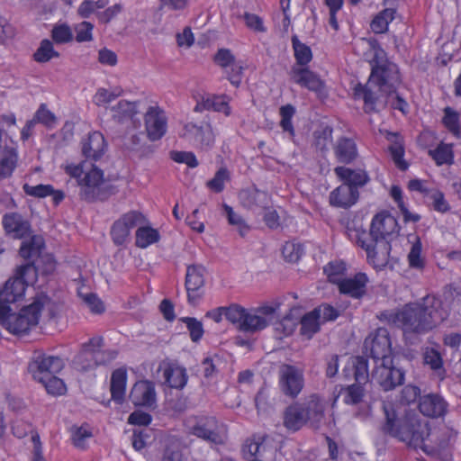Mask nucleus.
Here are the masks:
<instances>
[{
  "mask_svg": "<svg viewBox=\"0 0 461 461\" xmlns=\"http://www.w3.org/2000/svg\"><path fill=\"white\" fill-rule=\"evenodd\" d=\"M239 198L241 204L249 210L267 208L269 203L268 194L258 188L241 190Z\"/></svg>",
  "mask_w": 461,
  "mask_h": 461,
  "instance_id": "27",
  "label": "nucleus"
},
{
  "mask_svg": "<svg viewBox=\"0 0 461 461\" xmlns=\"http://www.w3.org/2000/svg\"><path fill=\"white\" fill-rule=\"evenodd\" d=\"M121 91L110 92L106 88H98L95 95H94V103L96 105H103L108 104L121 95Z\"/></svg>",
  "mask_w": 461,
  "mask_h": 461,
  "instance_id": "63",
  "label": "nucleus"
},
{
  "mask_svg": "<svg viewBox=\"0 0 461 461\" xmlns=\"http://www.w3.org/2000/svg\"><path fill=\"white\" fill-rule=\"evenodd\" d=\"M74 367L80 372H86L95 368L94 357L88 351L81 348L79 353L75 357L73 361Z\"/></svg>",
  "mask_w": 461,
  "mask_h": 461,
  "instance_id": "48",
  "label": "nucleus"
},
{
  "mask_svg": "<svg viewBox=\"0 0 461 461\" xmlns=\"http://www.w3.org/2000/svg\"><path fill=\"white\" fill-rule=\"evenodd\" d=\"M408 260L409 266L412 268L422 269L424 267V260L421 258V242L419 238L411 246Z\"/></svg>",
  "mask_w": 461,
  "mask_h": 461,
  "instance_id": "56",
  "label": "nucleus"
},
{
  "mask_svg": "<svg viewBox=\"0 0 461 461\" xmlns=\"http://www.w3.org/2000/svg\"><path fill=\"white\" fill-rule=\"evenodd\" d=\"M374 51L373 58L369 60L371 73L366 85L357 84L354 88L355 99L364 101V110L367 113H375L378 110L375 105L379 95L372 86H376L378 92L390 95L396 93L397 87L402 82L398 66L387 59L386 52L376 40L369 41Z\"/></svg>",
  "mask_w": 461,
  "mask_h": 461,
  "instance_id": "2",
  "label": "nucleus"
},
{
  "mask_svg": "<svg viewBox=\"0 0 461 461\" xmlns=\"http://www.w3.org/2000/svg\"><path fill=\"white\" fill-rule=\"evenodd\" d=\"M203 110H213L215 112H221L227 116L230 114V107L228 104L226 95H212L203 97L202 101L195 105L194 111L201 112Z\"/></svg>",
  "mask_w": 461,
  "mask_h": 461,
  "instance_id": "34",
  "label": "nucleus"
},
{
  "mask_svg": "<svg viewBox=\"0 0 461 461\" xmlns=\"http://www.w3.org/2000/svg\"><path fill=\"white\" fill-rule=\"evenodd\" d=\"M165 384L170 388L183 389L188 381L186 369L183 366L168 364L163 370Z\"/></svg>",
  "mask_w": 461,
  "mask_h": 461,
  "instance_id": "31",
  "label": "nucleus"
},
{
  "mask_svg": "<svg viewBox=\"0 0 461 461\" xmlns=\"http://www.w3.org/2000/svg\"><path fill=\"white\" fill-rule=\"evenodd\" d=\"M284 258L288 262H297L303 254V247L294 242H285L282 249Z\"/></svg>",
  "mask_w": 461,
  "mask_h": 461,
  "instance_id": "54",
  "label": "nucleus"
},
{
  "mask_svg": "<svg viewBox=\"0 0 461 461\" xmlns=\"http://www.w3.org/2000/svg\"><path fill=\"white\" fill-rule=\"evenodd\" d=\"M2 226L5 235L14 240L25 239L32 232L31 222L16 212L5 213L2 218Z\"/></svg>",
  "mask_w": 461,
  "mask_h": 461,
  "instance_id": "17",
  "label": "nucleus"
},
{
  "mask_svg": "<svg viewBox=\"0 0 461 461\" xmlns=\"http://www.w3.org/2000/svg\"><path fill=\"white\" fill-rule=\"evenodd\" d=\"M399 232L396 219L387 212L376 213L371 221L369 231L358 232L357 239L370 241H390Z\"/></svg>",
  "mask_w": 461,
  "mask_h": 461,
  "instance_id": "7",
  "label": "nucleus"
},
{
  "mask_svg": "<svg viewBox=\"0 0 461 461\" xmlns=\"http://www.w3.org/2000/svg\"><path fill=\"white\" fill-rule=\"evenodd\" d=\"M444 126L456 137L460 138L461 127L459 124V114L451 107L444 109V117L442 119Z\"/></svg>",
  "mask_w": 461,
  "mask_h": 461,
  "instance_id": "44",
  "label": "nucleus"
},
{
  "mask_svg": "<svg viewBox=\"0 0 461 461\" xmlns=\"http://www.w3.org/2000/svg\"><path fill=\"white\" fill-rule=\"evenodd\" d=\"M145 129L151 141L160 140L167 131V119L162 110L150 106L145 113Z\"/></svg>",
  "mask_w": 461,
  "mask_h": 461,
  "instance_id": "21",
  "label": "nucleus"
},
{
  "mask_svg": "<svg viewBox=\"0 0 461 461\" xmlns=\"http://www.w3.org/2000/svg\"><path fill=\"white\" fill-rule=\"evenodd\" d=\"M304 378L303 371L295 366L283 364L279 368V386L282 393L296 398L303 388Z\"/></svg>",
  "mask_w": 461,
  "mask_h": 461,
  "instance_id": "11",
  "label": "nucleus"
},
{
  "mask_svg": "<svg viewBox=\"0 0 461 461\" xmlns=\"http://www.w3.org/2000/svg\"><path fill=\"white\" fill-rule=\"evenodd\" d=\"M450 308L435 295H427L421 302L409 303L386 315L389 324L401 328L404 333L424 334L447 320Z\"/></svg>",
  "mask_w": 461,
  "mask_h": 461,
  "instance_id": "3",
  "label": "nucleus"
},
{
  "mask_svg": "<svg viewBox=\"0 0 461 461\" xmlns=\"http://www.w3.org/2000/svg\"><path fill=\"white\" fill-rule=\"evenodd\" d=\"M336 176L344 185H350L353 189L364 186L370 180L367 173L363 169H351L343 166L334 168Z\"/></svg>",
  "mask_w": 461,
  "mask_h": 461,
  "instance_id": "26",
  "label": "nucleus"
},
{
  "mask_svg": "<svg viewBox=\"0 0 461 461\" xmlns=\"http://www.w3.org/2000/svg\"><path fill=\"white\" fill-rule=\"evenodd\" d=\"M279 113L281 116L280 127L285 132H288L291 138H294L295 131L292 119L295 114V108L292 104L283 105L279 110Z\"/></svg>",
  "mask_w": 461,
  "mask_h": 461,
  "instance_id": "43",
  "label": "nucleus"
},
{
  "mask_svg": "<svg viewBox=\"0 0 461 461\" xmlns=\"http://www.w3.org/2000/svg\"><path fill=\"white\" fill-rule=\"evenodd\" d=\"M391 196L394 200V202L397 203V206L399 210L401 211L403 221L405 222H418L420 220V215L418 213H411L408 208L406 207L403 198H402V191L400 186L398 185H393L391 188Z\"/></svg>",
  "mask_w": 461,
  "mask_h": 461,
  "instance_id": "38",
  "label": "nucleus"
},
{
  "mask_svg": "<svg viewBox=\"0 0 461 461\" xmlns=\"http://www.w3.org/2000/svg\"><path fill=\"white\" fill-rule=\"evenodd\" d=\"M59 52L54 50L53 43L48 39L41 41L39 48L33 54V59L39 63H46L53 58H59Z\"/></svg>",
  "mask_w": 461,
  "mask_h": 461,
  "instance_id": "39",
  "label": "nucleus"
},
{
  "mask_svg": "<svg viewBox=\"0 0 461 461\" xmlns=\"http://www.w3.org/2000/svg\"><path fill=\"white\" fill-rule=\"evenodd\" d=\"M424 364L430 366L434 371H438V375L445 373L443 368V360L439 352L432 348H427L423 353Z\"/></svg>",
  "mask_w": 461,
  "mask_h": 461,
  "instance_id": "47",
  "label": "nucleus"
},
{
  "mask_svg": "<svg viewBox=\"0 0 461 461\" xmlns=\"http://www.w3.org/2000/svg\"><path fill=\"white\" fill-rule=\"evenodd\" d=\"M57 374L46 376L45 379L37 380L42 384L48 393L53 395H62L65 393L67 388L62 379L56 376Z\"/></svg>",
  "mask_w": 461,
  "mask_h": 461,
  "instance_id": "45",
  "label": "nucleus"
},
{
  "mask_svg": "<svg viewBox=\"0 0 461 461\" xmlns=\"http://www.w3.org/2000/svg\"><path fill=\"white\" fill-rule=\"evenodd\" d=\"M127 372L124 368L115 369L111 375L110 391L112 399L117 403H122L125 396Z\"/></svg>",
  "mask_w": 461,
  "mask_h": 461,
  "instance_id": "32",
  "label": "nucleus"
},
{
  "mask_svg": "<svg viewBox=\"0 0 461 461\" xmlns=\"http://www.w3.org/2000/svg\"><path fill=\"white\" fill-rule=\"evenodd\" d=\"M354 378L357 383L365 384L369 378L368 360L362 356L356 357L352 361Z\"/></svg>",
  "mask_w": 461,
  "mask_h": 461,
  "instance_id": "42",
  "label": "nucleus"
},
{
  "mask_svg": "<svg viewBox=\"0 0 461 461\" xmlns=\"http://www.w3.org/2000/svg\"><path fill=\"white\" fill-rule=\"evenodd\" d=\"M333 149L336 159L341 164H350L357 157L356 142L350 138H339Z\"/></svg>",
  "mask_w": 461,
  "mask_h": 461,
  "instance_id": "28",
  "label": "nucleus"
},
{
  "mask_svg": "<svg viewBox=\"0 0 461 461\" xmlns=\"http://www.w3.org/2000/svg\"><path fill=\"white\" fill-rule=\"evenodd\" d=\"M145 216L138 211H130L117 221L111 228V237L113 243L117 246L122 245L128 240L131 230L144 223Z\"/></svg>",
  "mask_w": 461,
  "mask_h": 461,
  "instance_id": "10",
  "label": "nucleus"
},
{
  "mask_svg": "<svg viewBox=\"0 0 461 461\" xmlns=\"http://www.w3.org/2000/svg\"><path fill=\"white\" fill-rule=\"evenodd\" d=\"M447 402L438 394H427L420 397L419 410L427 417L438 418L447 411Z\"/></svg>",
  "mask_w": 461,
  "mask_h": 461,
  "instance_id": "25",
  "label": "nucleus"
},
{
  "mask_svg": "<svg viewBox=\"0 0 461 461\" xmlns=\"http://www.w3.org/2000/svg\"><path fill=\"white\" fill-rule=\"evenodd\" d=\"M223 210L225 212L228 222L235 226L240 235L244 238L250 230V227L246 223L244 219L237 212H235L231 206L224 203Z\"/></svg>",
  "mask_w": 461,
  "mask_h": 461,
  "instance_id": "40",
  "label": "nucleus"
},
{
  "mask_svg": "<svg viewBox=\"0 0 461 461\" xmlns=\"http://www.w3.org/2000/svg\"><path fill=\"white\" fill-rule=\"evenodd\" d=\"M94 25L89 22H82L76 26V41L77 42L91 41L93 40L92 31Z\"/></svg>",
  "mask_w": 461,
  "mask_h": 461,
  "instance_id": "61",
  "label": "nucleus"
},
{
  "mask_svg": "<svg viewBox=\"0 0 461 461\" xmlns=\"http://www.w3.org/2000/svg\"><path fill=\"white\" fill-rule=\"evenodd\" d=\"M181 321L186 325L190 339L193 342H198L204 333L203 323L194 317H184Z\"/></svg>",
  "mask_w": 461,
  "mask_h": 461,
  "instance_id": "51",
  "label": "nucleus"
},
{
  "mask_svg": "<svg viewBox=\"0 0 461 461\" xmlns=\"http://www.w3.org/2000/svg\"><path fill=\"white\" fill-rule=\"evenodd\" d=\"M33 265L37 269V276L39 273L42 275L48 276L54 272L56 268V262L52 256L46 255L44 257H41L40 258H36L32 262H27L24 265Z\"/></svg>",
  "mask_w": 461,
  "mask_h": 461,
  "instance_id": "49",
  "label": "nucleus"
},
{
  "mask_svg": "<svg viewBox=\"0 0 461 461\" xmlns=\"http://www.w3.org/2000/svg\"><path fill=\"white\" fill-rule=\"evenodd\" d=\"M159 239V232L156 229L149 226H141L136 230L135 244L140 249H146L149 245L158 242Z\"/></svg>",
  "mask_w": 461,
  "mask_h": 461,
  "instance_id": "36",
  "label": "nucleus"
},
{
  "mask_svg": "<svg viewBox=\"0 0 461 461\" xmlns=\"http://www.w3.org/2000/svg\"><path fill=\"white\" fill-rule=\"evenodd\" d=\"M333 129L330 126H325L320 131L314 132V145L316 149L324 151L328 149L329 143L332 140Z\"/></svg>",
  "mask_w": 461,
  "mask_h": 461,
  "instance_id": "53",
  "label": "nucleus"
},
{
  "mask_svg": "<svg viewBox=\"0 0 461 461\" xmlns=\"http://www.w3.org/2000/svg\"><path fill=\"white\" fill-rule=\"evenodd\" d=\"M389 151L397 168L401 171H406L409 167V164L403 159V146L398 142H395L389 147Z\"/></svg>",
  "mask_w": 461,
  "mask_h": 461,
  "instance_id": "57",
  "label": "nucleus"
},
{
  "mask_svg": "<svg viewBox=\"0 0 461 461\" xmlns=\"http://www.w3.org/2000/svg\"><path fill=\"white\" fill-rule=\"evenodd\" d=\"M51 38L57 44H64L73 40V32L66 23L56 24L51 30Z\"/></svg>",
  "mask_w": 461,
  "mask_h": 461,
  "instance_id": "50",
  "label": "nucleus"
},
{
  "mask_svg": "<svg viewBox=\"0 0 461 461\" xmlns=\"http://www.w3.org/2000/svg\"><path fill=\"white\" fill-rule=\"evenodd\" d=\"M291 80L302 87L317 94H321L325 88V83L321 77L308 68L294 66L290 71Z\"/></svg>",
  "mask_w": 461,
  "mask_h": 461,
  "instance_id": "20",
  "label": "nucleus"
},
{
  "mask_svg": "<svg viewBox=\"0 0 461 461\" xmlns=\"http://www.w3.org/2000/svg\"><path fill=\"white\" fill-rule=\"evenodd\" d=\"M404 377V370L398 366L394 358L390 363L375 364L371 373V380L378 384L384 391L393 390L403 384Z\"/></svg>",
  "mask_w": 461,
  "mask_h": 461,
  "instance_id": "9",
  "label": "nucleus"
},
{
  "mask_svg": "<svg viewBox=\"0 0 461 461\" xmlns=\"http://www.w3.org/2000/svg\"><path fill=\"white\" fill-rule=\"evenodd\" d=\"M64 361L57 356L48 355L42 350H35L28 364V372L34 380H42L46 376L59 373L64 368Z\"/></svg>",
  "mask_w": 461,
  "mask_h": 461,
  "instance_id": "8",
  "label": "nucleus"
},
{
  "mask_svg": "<svg viewBox=\"0 0 461 461\" xmlns=\"http://www.w3.org/2000/svg\"><path fill=\"white\" fill-rule=\"evenodd\" d=\"M17 164V149L11 146H5L0 150V180L11 177Z\"/></svg>",
  "mask_w": 461,
  "mask_h": 461,
  "instance_id": "30",
  "label": "nucleus"
},
{
  "mask_svg": "<svg viewBox=\"0 0 461 461\" xmlns=\"http://www.w3.org/2000/svg\"><path fill=\"white\" fill-rule=\"evenodd\" d=\"M325 406L317 394H312L303 402L287 406L283 415V425L288 430L296 432L303 426L319 429L324 418Z\"/></svg>",
  "mask_w": 461,
  "mask_h": 461,
  "instance_id": "5",
  "label": "nucleus"
},
{
  "mask_svg": "<svg viewBox=\"0 0 461 461\" xmlns=\"http://www.w3.org/2000/svg\"><path fill=\"white\" fill-rule=\"evenodd\" d=\"M37 281V269L33 265L18 266L13 276L0 288V324L14 334H25L39 323L41 311L50 303L44 293L35 295L31 304L18 313H12L11 304L22 300L25 290Z\"/></svg>",
  "mask_w": 461,
  "mask_h": 461,
  "instance_id": "1",
  "label": "nucleus"
},
{
  "mask_svg": "<svg viewBox=\"0 0 461 461\" xmlns=\"http://www.w3.org/2000/svg\"><path fill=\"white\" fill-rule=\"evenodd\" d=\"M359 197V192L348 185H340L330 194V205L338 208H349L354 205Z\"/></svg>",
  "mask_w": 461,
  "mask_h": 461,
  "instance_id": "24",
  "label": "nucleus"
},
{
  "mask_svg": "<svg viewBox=\"0 0 461 461\" xmlns=\"http://www.w3.org/2000/svg\"><path fill=\"white\" fill-rule=\"evenodd\" d=\"M382 408L384 421L381 425V431L405 443L409 447L423 449L424 442L430 434L429 422L412 411L398 416L390 403L383 402Z\"/></svg>",
  "mask_w": 461,
  "mask_h": 461,
  "instance_id": "4",
  "label": "nucleus"
},
{
  "mask_svg": "<svg viewBox=\"0 0 461 461\" xmlns=\"http://www.w3.org/2000/svg\"><path fill=\"white\" fill-rule=\"evenodd\" d=\"M365 347L370 349V357L375 364L390 363L392 357V347L389 332L384 328L376 330L371 341H365Z\"/></svg>",
  "mask_w": 461,
  "mask_h": 461,
  "instance_id": "12",
  "label": "nucleus"
},
{
  "mask_svg": "<svg viewBox=\"0 0 461 461\" xmlns=\"http://www.w3.org/2000/svg\"><path fill=\"white\" fill-rule=\"evenodd\" d=\"M30 240H25L22 243L19 254L20 256L26 259H32L34 258H40L41 254L45 248V241L42 236L41 235H32L29 236Z\"/></svg>",
  "mask_w": 461,
  "mask_h": 461,
  "instance_id": "33",
  "label": "nucleus"
},
{
  "mask_svg": "<svg viewBox=\"0 0 461 461\" xmlns=\"http://www.w3.org/2000/svg\"><path fill=\"white\" fill-rule=\"evenodd\" d=\"M247 309L240 304L232 303L228 307H225V318L230 323L235 325L239 330H240L242 321L247 312Z\"/></svg>",
  "mask_w": 461,
  "mask_h": 461,
  "instance_id": "46",
  "label": "nucleus"
},
{
  "mask_svg": "<svg viewBox=\"0 0 461 461\" xmlns=\"http://www.w3.org/2000/svg\"><path fill=\"white\" fill-rule=\"evenodd\" d=\"M118 356L116 349H100L94 355L95 367L98 366H105L114 360Z\"/></svg>",
  "mask_w": 461,
  "mask_h": 461,
  "instance_id": "62",
  "label": "nucleus"
},
{
  "mask_svg": "<svg viewBox=\"0 0 461 461\" xmlns=\"http://www.w3.org/2000/svg\"><path fill=\"white\" fill-rule=\"evenodd\" d=\"M129 398L135 406L153 407L157 401L154 383L149 380L137 381L130 392Z\"/></svg>",
  "mask_w": 461,
  "mask_h": 461,
  "instance_id": "19",
  "label": "nucleus"
},
{
  "mask_svg": "<svg viewBox=\"0 0 461 461\" xmlns=\"http://www.w3.org/2000/svg\"><path fill=\"white\" fill-rule=\"evenodd\" d=\"M221 425L215 417H204L190 428V433L205 441L221 444L223 438L220 433Z\"/></svg>",
  "mask_w": 461,
  "mask_h": 461,
  "instance_id": "18",
  "label": "nucleus"
},
{
  "mask_svg": "<svg viewBox=\"0 0 461 461\" xmlns=\"http://www.w3.org/2000/svg\"><path fill=\"white\" fill-rule=\"evenodd\" d=\"M364 387L362 384H354L345 389L344 402L347 404L356 405L362 402L364 397Z\"/></svg>",
  "mask_w": 461,
  "mask_h": 461,
  "instance_id": "52",
  "label": "nucleus"
},
{
  "mask_svg": "<svg viewBox=\"0 0 461 461\" xmlns=\"http://www.w3.org/2000/svg\"><path fill=\"white\" fill-rule=\"evenodd\" d=\"M82 144V154L86 159L97 161L104 154L106 142L104 135L99 131L90 132L87 138L84 139Z\"/></svg>",
  "mask_w": 461,
  "mask_h": 461,
  "instance_id": "23",
  "label": "nucleus"
},
{
  "mask_svg": "<svg viewBox=\"0 0 461 461\" xmlns=\"http://www.w3.org/2000/svg\"><path fill=\"white\" fill-rule=\"evenodd\" d=\"M185 134L193 144L202 149H211L215 141L212 125L207 122H203L200 125L188 122L185 125Z\"/></svg>",
  "mask_w": 461,
  "mask_h": 461,
  "instance_id": "16",
  "label": "nucleus"
},
{
  "mask_svg": "<svg viewBox=\"0 0 461 461\" xmlns=\"http://www.w3.org/2000/svg\"><path fill=\"white\" fill-rule=\"evenodd\" d=\"M205 268L202 265H191L186 268L185 286L190 304H196L204 294Z\"/></svg>",
  "mask_w": 461,
  "mask_h": 461,
  "instance_id": "15",
  "label": "nucleus"
},
{
  "mask_svg": "<svg viewBox=\"0 0 461 461\" xmlns=\"http://www.w3.org/2000/svg\"><path fill=\"white\" fill-rule=\"evenodd\" d=\"M169 157L173 161L185 164L191 168H194L199 165L195 155L191 151L172 150L169 153Z\"/></svg>",
  "mask_w": 461,
  "mask_h": 461,
  "instance_id": "55",
  "label": "nucleus"
},
{
  "mask_svg": "<svg viewBox=\"0 0 461 461\" xmlns=\"http://www.w3.org/2000/svg\"><path fill=\"white\" fill-rule=\"evenodd\" d=\"M23 189L27 195L37 198H44L50 195V194L53 192V186L51 185L43 184L30 185L26 183L23 185Z\"/></svg>",
  "mask_w": 461,
  "mask_h": 461,
  "instance_id": "59",
  "label": "nucleus"
},
{
  "mask_svg": "<svg viewBox=\"0 0 461 461\" xmlns=\"http://www.w3.org/2000/svg\"><path fill=\"white\" fill-rule=\"evenodd\" d=\"M357 244L366 252V258L376 270H383L389 263L392 249L390 241H370L357 239Z\"/></svg>",
  "mask_w": 461,
  "mask_h": 461,
  "instance_id": "14",
  "label": "nucleus"
},
{
  "mask_svg": "<svg viewBox=\"0 0 461 461\" xmlns=\"http://www.w3.org/2000/svg\"><path fill=\"white\" fill-rule=\"evenodd\" d=\"M77 185L80 198L88 203L105 201L113 194V187L104 185V172L95 166L84 174Z\"/></svg>",
  "mask_w": 461,
  "mask_h": 461,
  "instance_id": "6",
  "label": "nucleus"
},
{
  "mask_svg": "<svg viewBox=\"0 0 461 461\" xmlns=\"http://www.w3.org/2000/svg\"><path fill=\"white\" fill-rule=\"evenodd\" d=\"M368 277L365 273H357L353 277L341 278L337 282L340 294L354 299H361L366 294Z\"/></svg>",
  "mask_w": 461,
  "mask_h": 461,
  "instance_id": "22",
  "label": "nucleus"
},
{
  "mask_svg": "<svg viewBox=\"0 0 461 461\" xmlns=\"http://www.w3.org/2000/svg\"><path fill=\"white\" fill-rule=\"evenodd\" d=\"M35 123L40 122L46 127H52L56 122V117L52 112H50L45 104H41L34 114L32 119Z\"/></svg>",
  "mask_w": 461,
  "mask_h": 461,
  "instance_id": "60",
  "label": "nucleus"
},
{
  "mask_svg": "<svg viewBox=\"0 0 461 461\" xmlns=\"http://www.w3.org/2000/svg\"><path fill=\"white\" fill-rule=\"evenodd\" d=\"M138 104L139 102L120 100L116 104L110 107L113 120L120 124L133 122L134 116L138 113Z\"/></svg>",
  "mask_w": 461,
  "mask_h": 461,
  "instance_id": "29",
  "label": "nucleus"
},
{
  "mask_svg": "<svg viewBox=\"0 0 461 461\" xmlns=\"http://www.w3.org/2000/svg\"><path fill=\"white\" fill-rule=\"evenodd\" d=\"M429 155L438 166L453 163V150L450 145L440 143L435 149H429Z\"/></svg>",
  "mask_w": 461,
  "mask_h": 461,
  "instance_id": "41",
  "label": "nucleus"
},
{
  "mask_svg": "<svg viewBox=\"0 0 461 461\" xmlns=\"http://www.w3.org/2000/svg\"><path fill=\"white\" fill-rule=\"evenodd\" d=\"M291 41L296 64L301 66V68L306 66L312 59V52L311 48L301 42L297 35H293Z\"/></svg>",
  "mask_w": 461,
  "mask_h": 461,
  "instance_id": "37",
  "label": "nucleus"
},
{
  "mask_svg": "<svg viewBox=\"0 0 461 461\" xmlns=\"http://www.w3.org/2000/svg\"><path fill=\"white\" fill-rule=\"evenodd\" d=\"M276 308L273 306H261L248 310L242 321L240 331L254 333L267 328L272 321Z\"/></svg>",
  "mask_w": 461,
  "mask_h": 461,
  "instance_id": "13",
  "label": "nucleus"
},
{
  "mask_svg": "<svg viewBox=\"0 0 461 461\" xmlns=\"http://www.w3.org/2000/svg\"><path fill=\"white\" fill-rule=\"evenodd\" d=\"M213 60L221 68L231 67L236 64L235 57L229 49H220L214 55Z\"/></svg>",
  "mask_w": 461,
  "mask_h": 461,
  "instance_id": "64",
  "label": "nucleus"
},
{
  "mask_svg": "<svg viewBox=\"0 0 461 461\" xmlns=\"http://www.w3.org/2000/svg\"><path fill=\"white\" fill-rule=\"evenodd\" d=\"M319 312V310H312L304 314L300 321V333L308 339H312L313 335L320 330L321 322Z\"/></svg>",
  "mask_w": 461,
  "mask_h": 461,
  "instance_id": "35",
  "label": "nucleus"
},
{
  "mask_svg": "<svg viewBox=\"0 0 461 461\" xmlns=\"http://www.w3.org/2000/svg\"><path fill=\"white\" fill-rule=\"evenodd\" d=\"M229 179L227 168L221 167L214 176L207 182V186L214 193H221L224 189V183Z\"/></svg>",
  "mask_w": 461,
  "mask_h": 461,
  "instance_id": "58",
  "label": "nucleus"
}]
</instances>
